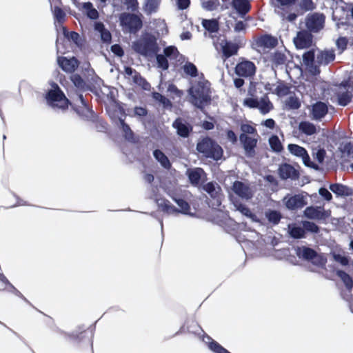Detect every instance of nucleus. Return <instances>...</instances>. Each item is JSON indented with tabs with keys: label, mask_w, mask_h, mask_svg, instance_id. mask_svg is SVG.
<instances>
[{
	"label": "nucleus",
	"mask_w": 353,
	"mask_h": 353,
	"mask_svg": "<svg viewBox=\"0 0 353 353\" xmlns=\"http://www.w3.org/2000/svg\"><path fill=\"white\" fill-rule=\"evenodd\" d=\"M196 150L205 158L220 160L223 154L222 148L212 139L205 137L196 144Z\"/></svg>",
	"instance_id": "1"
},
{
	"label": "nucleus",
	"mask_w": 353,
	"mask_h": 353,
	"mask_svg": "<svg viewBox=\"0 0 353 353\" xmlns=\"http://www.w3.org/2000/svg\"><path fill=\"white\" fill-rule=\"evenodd\" d=\"M132 47L136 52L145 57L157 54L159 50L156 38L151 34H147L134 42Z\"/></svg>",
	"instance_id": "2"
},
{
	"label": "nucleus",
	"mask_w": 353,
	"mask_h": 353,
	"mask_svg": "<svg viewBox=\"0 0 353 353\" xmlns=\"http://www.w3.org/2000/svg\"><path fill=\"white\" fill-rule=\"evenodd\" d=\"M189 94L192 103L201 110L205 105L210 104L212 100L210 89L201 83L194 88H190Z\"/></svg>",
	"instance_id": "3"
},
{
	"label": "nucleus",
	"mask_w": 353,
	"mask_h": 353,
	"mask_svg": "<svg viewBox=\"0 0 353 353\" xmlns=\"http://www.w3.org/2000/svg\"><path fill=\"white\" fill-rule=\"evenodd\" d=\"M53 87L54 89L50 90L46 94V99L48 103L53 108H58L63 110H67L70 101L57 84L54 83Z\"/></svg>",
	"instance_id": "4"
},
{
	"label": "nucleus",
	"mask_w": 353,
	"mask_h": 353,
	"mask_svg": "<svg viewBox=\"0 0 353 353\" xmlns=\"http://www.w3.org/2000/svg\"><path fill=\"white\" fill-rule=\"evenodd\" d=\"M69 105L82 119L90 121L94 117V112L89 106L88 103L84 99L83 94H77L73 99V102L70 101Z\"/></svg>",
	"instance_id": "5"
},
{
	"label": "nucleus",
	"mask_w": 353,
	"mask_h": 353,
	"mask_svg": "<svg viewBox=\"0 0 353 353\" xmlns=\"http://www.w3.org/2000/svg\"><path fill=\"white\" fill-rule=\"evenodd\" d=\"M296 254L299 259L311 261L314 265L318 267H322L326 263L325 258L319 254L314 249L307 246L297 247Z\"/></svg>",
	"instance_id": "6"
},
{
	"label": "nucleus",
	"mask_w": 353,
	"mask_h": 353,
	"mask_svg": "<svg viewBox=\"0 0 353 353\" xmlns=\"http://www.w3.org/2000/svg\"><path fill=\"white\" fill-rule=\"evenodd\" d=\"M221 50V57L223 61L237 54L239 50L244 45L243 39L240 37H236L234 42L222 39L219 43Z\"/></svg>",
	"instance_id": "7"
},
{
	"label": "nucleus",
	"mask_w": 353,
	"mask_h": 353,
	"mask_svg": "<svg viewBox=\"0 0 353 353\" xmlns=\"http://www.w3.org/2000/svg\"><path fill=\"white\" fill-rule=\"evenodd\" d=\"M274 6L277 9V13L289 22L294 21L298 15L294 12H290V8L294 6L297 0H274Z\"/></svg>",
	"instance_id": "8"
},
{
	"label": "nucleus",
	"mask_w": 353,
	"mask_h": 353,
	"mask_svg": "<svg viewBox=\"0 0 353 353\" xmlns=\"http://www.w3.org/2000/svg\"><path fill=\"white\" fill-rule=\"evenodd\" d=\"M119 19L121 25L132 33L138 32L143 26L141 17L136 14L123 12L121 14Z\"/></svg>",
	"instance_id": "9"
},
{
	"label": "nucleus",
	"mask_w": 353,
	"mask_h": 353,
	"mask_svg": "<svg viewBox=\"0 0 353 353\" xmlns=\"http://www.w3.org/2000/svg\"><path fill=\"white\" fill-rule=\"evenodd\" d=\"M255 64L245 58H240L239 62L236 65L234 72L236 75L243 78H252L256 73Z\"/></svg>",
	"instance_id": "10"
},
{
	"label": "nucleus",
	"mask_w": 353,
	"mask_h": 353,
	"mask_svg": "<svg viewBox=\"0 0 353 353\" xmlns=\"http://www.w3.org/2000/svg\"><path fill=\"white\" fill-rule=\"evenodd\" d=\"M151 198L154 199L159 209L163 213L168 214H176V212L179 211L178 208L172 205L168 199L162 197L158 193L157 187H155V188L153 190V193Z\"/></svg>",
	"instance_id": "11"
},
{
	"label": "nucleus",
	"mask_w": 353,
	"mask_h": 353,
	"mask_svg": "<svg viewBox=\"0 0 353 353\" xmlns=\"http://www.w3.org/2000/svg\"><path fill=\"white\" fill-rule=\"evenodd\" d=\"M325 16L317 12L308 16L305 20L307 30L310 32H318L324 27Z\"/></svg>",
	"instance_id": "12"
},
{
	"label": "nucleus",
	"mask_w": 353,
	"mask_h": 353,
	"mask_svg": "<svg viewBox=\"0 0 353 353\" xmlns=\"http://www.w3.org/2000/svg\"><path fill=\"white\" fill-rule=\"evenodd\" d=\"M293 41L297 49L309 48L312 45L313 35L310 31L302 30L297 32Z\"/></svg>",
	"instance_id": "13"
},
{
	"label": "nucleus",
	"mask_w": 353,
	"mask_h": 353,
	"mask_svg": "<svg viewBox=\"0 0 353 353\" xmlns=\"http://www.w3.org/2000/svg\"><path fill=\"white\" fill-rule=\"evenodd\" d=\"M285 207L290 210H296L307 205L305 197L301 194L286 195L283 199Z\"/></svg>",
	"instance_id": "14"
},
{
	"label": "nucleus",
	"mask_w": 353,
	"mask_h": 353,
	"mask_svg": "<svg viewBox=\"0 0 353 353\" xmlns=\"http://www.w3.org/2000/svg\"><path fill=\"white\" fill-rule=\"evenodd\" d=\"M234 194L243 200L248 201L253 196V192L249 185L240 181H235L231 188Z\"/></svg>",
	"instance_id": "15"
},
{
	"label": "nucleus",
	"mask_w": 353,
	"mask_h": 353,
	"mask_svg": "<svg viewBox=\"0 0 353 353\" xmlns=\"http://www.w3.org/2000/svg\"><path fill=\"white\" fill-rule=\"evenodd\" d=\"M304 215L310 219L325 220L330 216V212L325 211L323 207H307L304 210Z\"/></svg>",
	"instance_id": "16"
},
{
	"label": "nucleus",
	"mask_w": 353,
	"mask_h": 353,
	"mask_svg": "<svg viewBox=\"0 0 353 353\" xmlns=\"http://www.w3.org/2000/svg\"><path fill=\"white\" fill-rule=\"evenodd\" d=\"M186 175L190 183L194 186L199 185L201 181L206 179V173L201 168H189L186 171Z\"/></svg>",
	"instance_id": "17"
},
{
	"label": "nucleus",
	"mask_w": 353,
	"mask_h": 353,
	"mask_svg": "<svg viewBox=\"0 0 353 353\" xmlns=\"http://www.w3.org/2000/svg\"><path fill=\"white\" fill-rule=\"evenodd\" d=\"M172 127L176 129L177 134L183 138H187L192 131V126L179 117L174 120Z\"/></svg>",
	"instance_id": "18"
},
{
	"label": "nucleus",
	"mask_w": 353,
	"mask_h": 353,
	"mask_svg": "<svg viewBox=\"0 0 353 353\" xmlns=\"http://www.w3.org/2000/svg\"><path fill=\"white\" fill-rule=\"evenodd\" d=\"M256 47L263 49H272L278 45L277 38L268 34L258 37L255 41Z\"/></svg>",
	"instance_id": "19"
},
{
	"label": "nucleus",
	"mask_w": 353,
	"mask_h": 353,
	"mask_svg": "<svg viewBox=\"0 0 353 353\" xmlns=\"http://www.w3.org/2000/svg\"><path fill=\"white\" fill-rule=\"evenodd\" d=\"M279 176L282 179H291L296 180L299 178V172L292 165L283 163L279 168Z\"/></svg>",
	"instance_id": "20"
},
{
	"label": "nucleus",
	"mask_w": 353,
	"mask_h": 353,
	"mask_svg": "<svg viewBox=\"0 0 353 353\" xmlns=\"http://www.w3.org/2000/svg\"><path fill=\"white\" fill-rule=\"evenodd\" d=\"M58 63L61 69L66 72L72 73L78 68L79 61L75 57L68 59L65 57L58 58Z\"/></svg>",
	"instance_id": "21"
},
{
	"label": "nucleus",
	"mask_w": 353,
	"mask_h": 353,
	"mask_svg": "<svg viewBox=\"0 0 353 353\" xmlns=\"http://www.w3.org/2000/svg\"><path fill=\"white\" fill-rule=\"evenodd\" d=\"M328 112L327 105L322 101H317L312 105L311 115L314 120H321Z\"/></svg>",
	"instance_id": "22"
},
{
	"label": "nucleus",
	"mask_w": 353,
	"mask_h": 353,
	"mask_svg": "<svg viewBox=\"0 0 353 353\" xmlns=\"http://www.w3.org/2000/svg\"><path fill=\"white\" fill-rule=\"evenodd\" d=\"M341 85L343 87H352V90L350 91L347 90L343 92L338 93L337 94V99H338V103L339 105L341 106H346L347 104H349L352 98H353V85L350 84L349 81H344L341 83Z\"/></svg>",
	"instance_id": "23"
},
{
	"label": "nucleus",
	"mask_w": 353,
	"mask_h": 353,
	"mask_svg": "<svg viewBox=\"0 0 353 353\" xmlns=\"http://www.w3.org/2000/svg\"><path fill=\"white\" fill-rule=\"evenodd\" d=\"M335 52L333 49L321 50L316 55V63L319 65H326L335 59Z\"/></svg>",
	"instance_id": "24"
},
{
	"label": "nucleus",
	"mask_w": 353,
	"mask_h": 353,
	"mask_svg": "<svg viewBox=\"0 0 353 353\" xmlns=\"http://www.w3.org/2000/svg\"><path fill=\"white\" fill-rule=\"evenodd\" d=\"M87 332L85 330L81 332H73L70 334L64 333L65 339L70 343L76 345L85 340L90 343V339L86 336Z\"/></svg>",
	"instance_id": "25"
},
{
	"label": "nucleus",
	"mask_w": 353,
	"mask_h": 353,
	"mask_svg": "<svg viewBox=\"0 0 353 353\" xmlns=\"http://www.w3.org/2000/svg\"><path fill=\"white\" fill-rule=\"evenodd\" d=\"M329 188L337 196H349L353 194L352 189L341 183L330 184Z\"/></svg>",
	"instance_id": "26"
},
{
	"label": "nucleus",
	"mask_w": 353,
	"mask_h": 353,
	"mask_svg": "<svg viewBox=\"0 0 353 353\" xmlns=\"http://www.w3.org/2000/svg\"><path fill=\"white\" fill-rule=\"evenodd\" d=\"M239 139L247 153L251 154L254 152V148L257 143V140L256 139L252 138L245 134H241Z\"/></svg>",
	"instance_id": "27"
},
{
	"label": "nucleus",
	"mask_w": 353,
	"mask_h": 353,
	"mask_svg": "<svg viewBox=\"0 0 353 353\" xmlns=\"http://www.w3.org/2000/svg\"><path fill=\"white\" fill-rule=\"evenodd\" d=\"M94 28L96 31L100 32L101 39L103 42L106 43H110L111 42L112 34L110 32L105 28V26L102 22H96Z\"/></svg>",
	"instance_id": "28"
},
{
	"label": "nucleus",
	"mask_w": 353,
	"mask_h": 353,
	"mask_svg": "<svg viewBox=\"0 0 353 353\" xmlns=\"http://www.w3.org/2000/svg\"><path fill=\"white\" fill-rule=\"evenodd\" d=\"M258 109L262 114H266L274 109V105L270 101L268 94H265L259 101Z\"/></svg>",
	"instance_id": "29"
},
{
	"label": "nucleus",
	"mask_w": 353,
	"mask_h": 353,
	"mask_svg": "<svg viewBox=\"0 0 353 353\" xmlns=\"http://www.w3.org/2000/svg\"><path fill=\"white\" fill-rule=\"evenodd\" d=\"M232 6L241 14H247L251 9V5L248 0H234Z\"/></svg>",
	"instance_id": "30"
},
{
	"label": "nucleus",
	"mask_w": 353,
	"mask_h": 353,
	"mask_svg": "<svg viewBox=\"0 0 353 353\" xmlns=\"http://www.w3.org/2000/svg\"><path fill=\"white\" fill-rule=\"evenodd\" d=\"M270 61L272 63V66L277 67L285 63L287 57L284 53L276 50L270 54Z\"/></svg>",
	"instance_id": "31"
},
{
	"label": "nucleus",
	"mask_w": 353,
	"mask_h": 353,
	"mask_svg": "<svg viewBox=\"0 0 353 353\" xmlns=\"http://www.w3.org/2000/svg\"><path fill=\"white\" fill-rule=\"evenodd\" d=\"M153 155L163 168L167 170L170 169L172 164L168 157L161 150L159 149L154 150Z\"/></svg>",
	"instance_id": "32"
},
{
	"label": "nucleus",
	"mask_w": 353,
	"mask_h": 353,
	"mask_svg": "<svg viewBox=\"0 0 353 353\" xmlns=\"http://www.w3.org/2000/svg\"><path fill=\"white\" fill-rule=\"evenodd\" d=\"M255 88L252 89V88H250L248 90V95L251 97L245 98L243 100V104L244 106L248 107L250 108H258L259 106V100L256 98H254L255 97Z\"/></svg>",
	"instance_id": "33"
},
{
	"label": "nucleus",
	"mask_w": 353,
	"mask_h": 353,
	"mask_svg": "<svg viewBox=\"0 0 353 353\" xmlns=\"http://www.w3.org/2000/svg\"><path fill=\"white\" fill-rule=\"evenodd\" d=\"M299 130L307 136H311L316 133L315 125L309 121H301L299 124Z\"/></svg>",
	"instance_id": "34"
},
{
	"label": "nucleus",
	"mask_w": 353,
	"mask_h": 353,
	"mask_svg": "<svg viewBox=\"0 0 353 353\" xmlns=\"http://www.w3.org/2000/svg\"><path fill=\"white\" fill-rule=\"evenodd\" d=\"M336 274L343 281L346 289L349 291H351L353 288L352 278L347 272L341 270H336Z\"/></svg>",
	"instance_id": "35"
},
{
	"label": "nucleus",
	"mask_w": 353,
	"mask_h": 353,
	"mask_svg": "<svg viewBox=\"0 0 353 353\" xmlns=\"http://www.w3.org/2000/svg\"><path fill=\"white\" fill-rule=\"evenodd\" d=\"M203 27L210 33H214L219 31V25L216 19H203L201 23Z\"/></svg>",
	"instance_id": "36"
},
{
	"label": "nucleus",
	"mask_w": 353,
	"mask_h": 353,
	"mask_svg": "<svg viewBox=\"0 0 353 353\" xmlns=\"http://www.w3.org/2000/svg\"><path fill=\"white\" fill-rule=\"evenodd\" d=\"M265 216L268 220L269 223L275 225L279 223L282 214L280 212L274 210H268L265 212Z\"/></svg>",
	"instance_id": "37"
},
{
	"label": "nucleus",
	"mask_w": 353,
	"mask_h": 353,
	"mask_svg": "<svg viewBox=\"0 0 353 353\" xmlns=\"http://www.w3.org/2000/svg\"><path fill=\"white\" fill-rule=\"evenodd\" d=\"M232 203L236 209L242 214L247 217L252 218L254 214L251 212L250 209L245 205L241 203L237 199H232Z\"/></svg>",
	"instance_id": "38"
},
{
	"label": "nucleus",
	"mask_w": 353,
	"mask_h": 353,
	"mask_svg": "<svg viewBox=\"0 0 353 353\" xmlns=\"http://www.w3.org/2000/svg\"><path fill=\"white\" fill-rule=\"evenodd\" d=\"M172 199L180 208L179 211L176 212V214L181 213L188 214L190 213V205L185 200L174 196H172Z\"/></svg>",
	"instance_id": "39"
},
{
	"label": "nucleus",
	"mask_w": 353,
	"mask_h": 353,
	"mask_svg": "<svg viewBox=\"0 0 353 353\" xmlns=\"http://www.w3.org/2000/svg\"><path fill=\"white\" fill-rule=\"evenodd\" d=\"M82 7L86 10V15L89 19L96 20L99 17L98 11L93 7L91 2L83 3Z\"/></svg>",
	"instance_id": "40"
},
{
	"label": "nucleus",
	"mask_w": 353,
	"mask_h": 353,
	"mask_svg": "<svg viewBox=\"0 0 353 353\" xmlns=\"http://www.w3.org/2000/svg\"><path fill=\"white\" fill-rule=\"evenodd\" d=\"M119 121L123 132L124 133L125 138L129 141L132 140L134 139V132L129 125L125 122L124 118L119 117Z\"/></svg>",
	"instance_id": "41"
},
{
	"label": "nucleus",
	"mask_w": 353,
	"mask_h": 353,
	"mask_svg": "<svg viewBox=\"0 0 353 353\" xmlns=\"http://www.w3.org/2000/svg\"><path fill=\"white\" fill-rule=\"evenodd\" d=\"M288 148L290 153L296 157L302 158L304 155H307V150L299 145L291 143Z\"/></svg>",
	"instance_id": "42"
},
{
	"label": "nucleus",
	"mask_w": 353,
	"mask_h": 353,
	"mask_svg": "<svg viewBox=\"0 0 353 353\" xmlns=\"http://www.w3.org/2000/svg\"><path fill=\"white\" fill-rule=\"evenodd\" d=\"M132 78L133 82L141 86L143 89L148 90V87H150V83L137 71H136Z\"/></svg>",
	"instance_id": "43"
},
{
	"label": "nucleus",
	"mask_w": 353,
	"mask_h": 353,
	"mask_svg": "<svg viewBox=\"0 0 353 353\" xmlns=\"http://www.w3.org/2000/svg\"><path fill=\"white\" fill-rule=\"evenodd\" d=\"M63 34L65 37L70 41H72L76 46H81L80 36L78 32L74 31L68 32L65 28H63Z\"/></svg>",
	"instance_id": "44"
},
{
	"label": "nucleus",
	"mask_w": 353,
	"mask_h": 353,
	"mask_svg": "<svg viewBox=\"0 0 353 353\" xmlns=\"http://www.w3.org/2000/svg\"><path fill=\"white\" fill-rule=\"evenodd\" d=\"M314 59L315 52L313 49L304 52L303 54V62L307 67L313 65Z\"/></svg>",
	"instance_id": "45"
},
{
	"label": "nucleus",
	"mask_w": 353,
	"mask_h": 353,
	"mask_svg": "<svg viewBox=\"0 0 353 353\" xmlns=\"http://www.w3.org/2000/svg\"><path fill=\"white\" fill-rule=\"evenodd\" d=\"M269 143L272 150L276 152H280L283 150V145L276 135H272L269 139Z\"/></svg>",
	"instance_id": "46"
},
{
	"label": "nucleus",
	"mask_w": 353,
	"mask_h": 353,
	"mask_svg": "<svg viewBox=\"0 0 353 353\" xmlns=\"http://www.w3.org/2000/svg\"><path fill=\"white\" fill-rule=\"evenodd\" d=\"M183 72L192 77L198 76V70L196 65L191 62H186L183 66Z\"/></svg>",
	"instance_id": "47"
},
{
	"label": "nucleus",
	"mask_w": 353,
	"mask_h": 353,
	"mask_svg": "<svg viewBox=\"0 0 353 353\" xmlns=\"http://www.w3.org/2000/svg\"><path fill=\"white\" fill-rule=\"evenodd\" d=\"M299 7L303 12L312 11L316 8V4L312 0H301Z\"/></svg>",
	"instance_id": "48"
},
{
	"label": "nucleus",
	"mask_w": 353,
	"mask_h": 353,
	"mask_svg": "<svg viewBox=\"0 0 353 353\" xmlns=\"http://www.w3.org/2000/svg\"><path fill=\"white\" fill-rule=\"evenodd\" d=\"M202 188L212 198L216 199L219 196V192L216 190L215 184L213 182H209L203 185Z\"/></svg>",
	"instance_id": "49"
},
{
	"label": "nucleus",
	"mask_w": 353,
	"mask_h": 353,
	"mask_svg": "<svg viewBox=\"0 0 353 353\" xmlns=\"http://www.w3.org/2000/svg\"><path fill=\"white\" fill-rule=\"evenodd\" d=\"M159 0H146L145 4V11L147 14L155 12L159 7Z\"/></svg>",
	"instance_id": "50"
},
{
	"label": "nucleus",
	"mask_w": 353,
	"mask_h": 353,
	"mask_svg": "<svg viewBox=\"0 0 353 353\" xmlns=\"http://www.w3.org/2000/svg\"><path fill=\"white\" fill-rule=\"evenodd\" d=\"M285 105L290 110H297L301 107V102L296 97L291 96L285 101Z\"/></svg>",
	"instance_id": "51"
},
{
	"label": "nucleus",
	"mask_w": 353,
	"mask_h": 353,
	"mask_svg": "<svg viewBox=\"0 0 353 353\" xmlns=\"http://www.w3.org/2000/svg\"><path fill=\"white\" fill-rule=\"evenodd\" d=\"M290 234L294 239H302L305 237V232L303 227L294 226L290 229Z\"/></svg>",
	"instance_id": "52"
},
{
	"label": "nucleus",
	"mask_w": 353,
	"mask_h": 353,
	"mask_svg": "<svg viewBox=\"0 0 353 353\" xmlns=\"http://www.w3.org/2000/svg\"><path fill=\"white\" fill-rule=\"evenodd\" d=\"M289 92L290 87L283 82H279L274 91V93L279 97L286 96Z\"/></svg>",
	"instance_id": "53"
},
{
	"label": "nucleus",
	"mask_w": 353,
	"mask_h": 353,
	"mask_svg": "<svg viewBox=\"0 0 353 353\" xmlns=\"http://www.w3.org/2000/svg\"><path fill=\"white\" fill-rule=\"evenodd\" d=\"M163 53L167 57L173 59H176L179 54V52L177 48L173 46H170L165 48L163 50Z\"/></svg>",
	"instance_id": "54"
},
{
	"label": "nucleus",
	"mask_w": 353,
	"mask_h": 353,
	"mask_svg": "<svg viewBox=\"0 0 353 353\" xmlns=\"http://www.w3.org/2000/svg\"><path fill=\"white\" fill-rule=\"evenodd\" d=\"M54 16L57 21V22L60 24L64 23L66 17L65 12L63 10L62 8L58 6H55L54 8Z\"/></svg>",
	"instance_id": "55"
},
{
	"label": "nucleus",
	"mask_w": 353,
	"mask_h": 353,
	"mask_svg": "<svg viewBox=\"0 0 353 353\" xmlns=\"http://www.w3.org/2000/svg\"><path fill=\"white\" fill-rule=\"evenodd\" d=\"M157 63L159 68L166 70L169 68V63L165 54H157Z\"/></svg>",
	"instance_id": "56"
},
{
	"label": "nucleus",
	"mask_w": 353,
	"mask_h": 353,
	"mask_svg": "<svg viewBox=\"0 0 353 353\" xmlns=\"http://www.w3.org/2000/svg\"><path fill=\"white\" fill-rule=\"evenodd\" d=\"M153 98L156 101H158L161 103H162L165 108L172 107V105L171 101L168 98H166L165 96L162 95L161 94H160L159 92H154Z\"/></svg>",
	"instance_id": "57"
},
{
	"label": "nucleus",
	"mask_w": 353,
	"mask_h": 353,
	"mask_svg": "<svg viewBox=\"0 0 353 353\" xmlns=\"http://www.w3.org/2000/svg\"><path fill=\"white\" fill-rule=\"evenodd\" d=\"M303 227L305 232H310L312 233H318L319 232V227L314 222L305 221L303 222Z\"/></svg>",
	"instance_id": "58"
},
{
	"label": "nucleus",
	"mask_w": 353,
	"mask_h": 353,
	"mask_svg": "<svg viewBox=\"0 0 353 353\" xmlns=\"http://www.w3.org/2000/svg\"><path fill=\"white\" fill-rule=\"evenodd\" d=\"M70 79L74 85L78 88H83L85 86V81L79 74H73Z\"/></svg>",
	"instance_id": "59"
},
{
	"label": "nucleus",
	"mask_w": 353,
	"mask_h": 353,
	"mask_svg": "<svg viewBox=\"0 0 353 353\" xmlns=\"http://www.w3.org/2000/svg\"><path fill=\"white\" fill-rule=\"evenodd\" d=\"M348 44V39L345 37H340L336 41V46L341 52L345 51Z\"/></svg>",
	"instance_id": "60"
},
{
	"label": "nucleus",
	"mask_w": 353,
	"mask_h": 353,
	"mask_svg": "<svg viewBox=\"0 0 353 353\" xmlns=\"http://www.w3.org/2000/svg\"><path fill=\"white\" fill-rule=\"evenodd\" d=\"M343 154H347L348 157H353V145L349 142L345 143L341 148Z\"/></svg>",
	"instance_id": "61"
},
{
	"label": "nucleus",
	"mask_w": 353,
	"mask_h": 353,
	"mask_svg": "<svg viewBox=\"0 0 353 353\" xmlns=\"http://www.w3.org/2000/svg\"><path fill=\"white\" fill-rule=\"evenodd\" d=\"M219 3L217 2V0H208V1H203L202 2V6L205 9L208 10H214L216 8Z\"/></svg>",
	"instance_id": "62"
},
{
	"label": "nucleus",
	"mask_w": 353,
	"mask_h": 353,
	"mask_svg": "<svg viewBox=\"0 0 353 353\" xmlns=\"http://www.w3.org/2000/svg\"><path fill=\"white\" fill-rule=\"evenodd\" d=\"M301 159H303V161L306 166L314 168V170H319V165L314 163V162L311 161L310 156L307 153V155H304L303 157H302Z\"/></svg>",
	"instance_id": "63"
},
{
	"label": "nucleus",
	"mask_w": 353,
	"mask_h": 353,
	"mask_svg": "<svg viewBox=\"0 0 353 353\" xmlns=\"http://www.w3.org/2000/svg\"><path fill=\"white\" fill-rule=\"evenodd\" d=\"M125 4L128 10L132 12L137 11L139 8V3L137 0H125Z\"/></svg>",
	"instance_id": "64"
}]
</instances>
